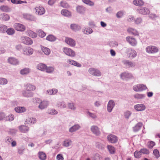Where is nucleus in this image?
Returning <instances> with one entry per match:
<instances>
[{"label":"nucleus","instance_id":"f257e3e1","mask_svg":"<svg viewBox=\"0 0 160 160\" xmlns=\"http://www.w3.org/2000/svg\"><path fill=\"white\" fill-rule=\"evenodd\" d=\"M147 89L145 85L143 84H138L133 86V90L136 92H140L144 91Z\"/></svg>","mask_w":160,"mask_h":160},{"label":"nucleus","instance_id":"f03ea898","mask_svg":"<svg viewBox=\"0 0 160 160\" xmlns=\"http://www.w3.org/2000/svg\"><path fill=\"white\" fill-rule=\"evenodd\" d=\"M88 72L92 75L99 77L101 75V73L98 69L93 68H90L88 69Z\"/></svg>","mask_w":160,"mask_h":160},{"label":"nucleus","instance_id":"7ed1b4c3","mask_svg":"<svg viewBox=\"0 0 160 160\" xmlns=\"http://www.w3.org/2000/svg\"><path fill=\"white\" fill-rule=\"evenodd\" d=\"M147 52L149 53H155L157 52L158 49V48L153 46H150L147 47L146 48Z\"/></svg>","mask_w":160,"mask_h":160},{"label":"nucleus","instance_id":"20e7f679","mask_svg":"<svg viewBox=\"0 0 160 160\" xmlns=\"http://www.w3.org/2000/svg\"><path fill=\"white\" fill-rule=\"evenodd\" d=\"M23 87L25 89L28 91L32 92L35 90L36 86L30 83H27L24 84Z\"/></svg>","mask_w":160,"mask_h":160},{"label":"nucleus","instance_id":"39448f33","mask_svg":"<svg viewBox=\"0 0 160 160\" xmlns=\"http://www.w3.org/2000/svg\"><path fill=\"white\" fill-rule=\"evenodd\" d=\"M121 78L123 80H128L133 78L132 75L128 72H125L121 73L120 75Z\"/></svg>","mask_w":160,"mask_h":160},{"label":"nucleus","instance_id":"423d86ee","mask_svg":"<svg viewBox=\"0 0 160 160\" xmlns=\"http://www.w3.org/2000/svg\"><path fill=\"white\" fill-rule=\"evenodd\" d=\"M63 52L67 55L71 57H74L75 56V53L74 51L71 49L64 48L63 49Z\"/></svg>","mask_w":160,"mask_h":160},{"label":"nucleus","instance_id":"0eeeda50","mask_svg":"<svg viewBox=\"0 0 160 160\" xmlns=\"http://www.w3.org/2000/svg\"><path fill=\"white\" fill-rule=\"evenodd\" d=\"M35 13L39 15H42L45 12V8L42 6H38L35 8Z\"/></svg>","mask_w":160,"mask_h":160},{"label":"nucleus","instance_id":"6e6552de","mask_svg":"<svg viewBox=\"0 0 160 160\" xmlns=\"http://www.w3.org/2000/svg\"><path fill=\"white\" fill-rule=\"evenodd\" d=\"M21 41L23 43L27 45H31L33 43L32 40L30 38L27 36L22 37Z\"/></svg>","mask_w":160,"mask_h":160},{"label":"nucleus","instance_id":"1a4fd4ad","mask_svg":"<svg viewBox=\"0 0 160 160\" xmlns=\"http://www.w3.org/2000/svg\"><path fill=\"white\" fill-rule=\"evenodd\" d=\"M137 10L139 13L143 15L148 14L150 13L149 9L145 7H141Z\"/></svg>","mask_w":160,"mask_h":160},{"label":"nucleus","instance_id":"9d476101","mask_svg":"<svg viewBox=\"0 0 160 160\" xmlns=\"http://www.w3.org/2000/svg\"><path fill=\"white\" fill-rule=\"evenodd\" d=\"M33 52V49L30 47H26L23 49L22 53L24 55H31Z\"/></svg>","mask_w":160,"mask_h":160},{"label":"nucleus","instance_id":"9b49d317","mask_svg":"<svg viewBox=\"0 0 160 160\" xmlns=\"http://www.w3.org/2000/svg\"><path fill=\"white\" fill-rule=\"evenodd\" d=\"M65 42L66 43L72 47H74L76 45L75 41L71 38H66Z\"/></svg>","mask_w":160,"mask_h":160},{"label":"nucleus","instance_id":"f8f14e48","mask_svg":"<svg viewBox=\"0 0 160 160\" xmlns=\"http://www.w3.org/2000/svg\"><path fill=\"white\" fill-rule=\"evenodd\" d=\"M126 40L131 45L135 46L137 44V42L136 39L131 37H127L126 38Z\"/></svg>","mask_w":160,"mask_h":160},{"label":"nucleus","instance_id":"ddd939ff","mask_svg":"<svg viewBox=\"0 0 160 160\" xmlns=\"http://www.w3.org/2000/svg\"><path fill=\"white\" fill-rule=\"evenodd\" d=\"M137 55L136 51L132 49H128V55L130 58H133L135 57Z\"/></svg>","mask_w":160,"mask_h":160},{"label":"nucleus","instance_id":"4468645a","mask_svg":"<svg viewBox=\"0 0 160 160\" xmlns=\"http://www.w3.org/2000/svg\"><path fill=\"white\" fill-rule=\"evenodd\" d=\"M91 130L92 132L96 136H99L100 134V132L98 128L95 125L91 127Z\"/></svg>","mask_w":160,"mask_h":160},{"label":"nucleus","instance_id":"2eb2a0df","mask_svg":"<svg viewBox=\"0 0 160 160\" xmlns=\"http://www.w3.org/2000/svg\"><path fill=\"white\" fill-rule=\"evenodd\" d=\"M14 27L17 30L19 31L23 32L25 30V26L21 24L15 23Z\"/></svg>","mask_w":160,"mask_h":160},{"label":"nucleus","instance_id":"dca6fc26","mask_svg":"<svg viewBox=\"0 0 160 160\" xmlns=\"http://www.w3.org/2000/svg\"><path fill=\"white\" fill-rule=\"evenodd\" d=\"M107 139L108 141L112 143L116 142L118 140L117 137L114 135L110 134L107 137Z\"/></svg>","mask_w":160,"mask_h":160},{"label":"nucleus","instance_id":"f3484780","mask_svg":"<svg viewBox=\"0 0 160 160\" xmlns=\"http://www.w3.org/2000/svg\"><path fill=\"white\" fill-rule=\"evenodd\" d=\"M123 62L124 65L127 68H134L136 65L135 62L129 61L128 60H124Z\"/></svg>","mask_w":160,"mask_h":160},{"label":"nucleus","instance_id":"a211bd4d","mask_svg":"<svg viewBox=\"0 0 160 160\" xmlns=\"http://www.w3.org/2000/svg\"><path fill=\"white\" fill-rule=\"evenodd\" d=\"M8 61L9 63L13 65H17L19 63V62L18 60L13 57H9Z\"/></svg>","mask_w":160,"mask_h":160},{"label":"nucleus","instance_id":"6ab92c4d","mask_svg":"<svg viewBox=\"0 0 160 160\" xmlns=\"http://www.w3.org/2000/svg\"><path fill=\"white\" fill-rule=\"evenodd\" d=\"M49 104V103L47 101H42L40 103L38 108L41 109H43L46 108Z\"/></svg>","mask_w":160,"mask_h":160},{"label":"nucleus","instance_id":"aec40b11","mask_svg":"<svg viewBox=\"0 0 160 160\" xmlns=\"http://www.w3.org/2000/svg\"><path fill=\"white\" fill-rule=\"evenodd\" d=\"M22 94L24 97L27 98L32 97L33 96V93L32 92L27 91L25 89L22 91Z\"/></svg>","mask_w":160,"mask_h":160},{"label":"nucleus","instance_id":"412c9836","mask_svg":"<svg viewBox=\"0 0 160 160\" xmlns=\"http://www.w3.org/2000/svg\"><path fill=\"white\" fill-rule=\"evenodd\" d=\"M114 105L115 103L113 101H109L107 106V110L108 112H111Z\"/></svg>","mask_w":160,"mask_h":160},{"label":"nucleus","instance_id":"4be33fe9","mask_svg":"<svg viewBox=\"0 0 160 160\" xmlns=\"http://www.w3.org/2000/svg\"><path fill=\"white\" fill-rule=\"evenodd\" d=\"M135 109L138 111H142L144 110L146 107L143 104H138L135 105L134 107Z\"/></svg>","mask_w":160,"mask_h":160},{"label":"nucleus","instance_id":"5701e85b","mask_svg":"<svg viewBox=\"0 0 160 160\" xmlns=\"http://www.w3.org/2000/svg\"><path fill=\"white\" fill-rule=\"evenodd\" d=\"M58 90L56 88L49 89L46 91V94L48 95H55L58 92Z\"/></svg>","mask_w":160,"mask_h":160},{"label":"nucleus","instance_id":"b1692460","mask_svg":"<svg viewBox=\"0 0 160 160\" xmlns=\"http://www.w3.org/2000/svg\"><path fill=\"white\" fill-rule=\"evenodd\" d=\"M26 33L28 36L32 38H36L37 36L36 33L30 30L27 31Z\"/></svg>","mask_w":160,"mask_h":160},{"label":"nucleus","instance_id":"393cba45","mask_svg":"<svg viewBox=\"0 0 160 160\" xmlns=\"http://www.w3.org/2000/svg\"><path fill=\"white\" fill-rule=\"evenodd\" d=\"M46 65L45 64L40 63L38 64L36 66L37 69L42 71H45L46 69Z\"/></svg>","mask_w":160,"mask_h":160},{"label":"nucleus","instance_id":"a878e982","mask_svg":"<svg viewBox=\"0 0 160 160\" xmlns=\"http://www.w3.org/2000/svg\"><path fill=\"white\" fill-rule=\"evenodd\" d=\"M127 31L129 33L132 34L135 36L138 35V32L135 29L132 28H129L128 30Z\"/></svg>","mask_w":160,"mask_h":160},{"label":"nucleus","instance_id":"bb28decb","mask_svg":"<svg viewBox=\"0 0 160 160\" xmlns=\"http://www.w3.org/2000/svg\"><path fill=\"white\" fill-rule=\"evenodd\" d=\"M70 28L72 30L75 31H79L81 28L80 26L75 24H71L70 25Z\"/></svg>","mask_w":160,"mask_h":160},{"label":"nucleus","instance_id":"cd10ccee","mask_svg":"<svg viewBox=\"0 0 160 160\" xmlns=\"http://www.w3.org/2000/svg\"><path fill=\"white\" fill-rule=\"evenodd\" d=\"M24 17L26 19L32 21H35L36 20V18L33 15L29 14H25L24 15Z\"/></svg>","mask_w":160,"mask_h":160},{"label":"nucleus","instance_id":"c85d7f7f","mask_svg":"<svg viewBox=\"0 0 160 160\" xmlns=\"http://www.w3.org/2000/svg\"><path fill=\"white\" fill-rule=\"evenodd\" d=\"M10 19L9 16L6 13L0 14V19L5 21H8Z\"/></svg>","mask_w":160,"mask_h":160},{"label":"nucleus","instance_id":"c756f323","mask_svg":"<svg viewBox=\"0 0 160 160\" xmlns=\"http://www.w3.org/2000/svg\"><path fill=\"white\" fill-rule=\"evenodd\" d=\"M80 127L78 124H76L71 127L69 129V132H72L78 130Z\"/></svg>","mask_w":160,"mask_h":160},{"label":"nucleus","instance_id":"7c9ffc66","mask_svg":"<svg viewBox=\"0 0 160 160\" xmlns=\"http://www.w3.org/2000/svg\"><path fill=\"white\" fill-rule=\"evenodd\" d=\"M142 126V123L138 122L133 128V131L134 132H137L140 130Z\"/></svg>","mask_w":160,"mask_h":160},{"label":"nucleus","instance_id":"2f4dec72","mask_svg":"<svg viewBox=\"0 0 160 160\" xmlns=\"http://www.w3.org/2000/svg\"><path fill=\"white\" fill-rule=\"evenodd\" d=\"M41 48L42 51L45 55H48L50 54L51 51L49 48L42 46H41Z\"/></svg>","mask_w":160,"mask_h":160},{"label":"nucleus","instance_id":"473e14b6","mask_svg":"<svg viewBox=\"0 0 160 160\" xmlns=\"http://www.w3.org/2000/svg\"><path fill=\"white\" fill-rule=\"evenodd\" d=\"M67 62L70 64L73 65L78 67H80L82 66L81 65L80 63L72 60H68Z\"/></svg>","mask_w":160,"mask_h":160},{"label":"nucleus","instance_id":"72a5a7b5","mask_svg":"<svg viewBox=\"0 0 160 160\" xmlns=\"http://www.w3.org/2000/svg\"><path fill=\"white\" fill-rule=\"evenodd\" d=\"M39 158L41 160H45L46 158V154L43 152H39L38 153Z\"/></svg>","mask_w":160,"mask_h":160},{"label":"nucleus","instance_id":"f704fd0d","mask_svg":"<svg viewBox=\"0 0 160 160\" xmlns=\"http://www.w3.org/2000/svg\"><path fill=\"white\" fill-rule=\"evenodd\" d=\"M19 128L20 131L22 132H26L28 131L29 129L28 127L24 125L19 126Z\"/></svg>","mask_w":160,"mask_h":160},{"label":"nucleus","instance_id":"c9c22d12","mask_svg":"<svg viewBox=\"0 0 160 160\" xmlns=\"http://www.w3.org/2000/svg\"><path fill=\"white\" fill-rule=\"evenodd\" d=\"M0 9L2 11L5 12H9L11 10L8 6L4 5L1 6L0 7Z\"/></svg>","mask_w":160,"mask_h":160},{"label":"nucleus","instance_id":"e433bc0d","mask_svg":"<svg viewBox=\"0 0 160 160\" xmlns=\"http://www.w3.org/2000/svg\"><path fill=\"white\" fill-rule=\"evenodd\" d=\"M62 14L66 17H69L71 16V12L66 9H63L61 11Z\"/></svg>","mask_w":160,"mask_h":160},{"label":"nucleus","instance_id":"4c0bfd02","mask_svg":"<svg viewBox=\"0 0 160 160\" xmlns=\"http://www.w3.org/2000/svg\"><path fill=\"white\" fill-rule=\"evenodd\" d=\"M30 72V70L29 68H25L21 70L20 73L22 75H27Z\"/></svg>","mask_w":160,"mask_h":160},{"label":"nucleus","instance_id":"58836bf2","mask_svg":"<svg viewBox=\"0 0 160 160\" xmlns=\"http://www.w3.org/2000/svg\"><path fill=\"white\" fill-rule=\"evenodd\" d=\"M77 10L80 13H83L85 11V8L82 6H78L77 8Z\"/></svg>","mask_w":160,"mask_h":160},{"label":"nucleus","instance_id":"ea45409f","mask_svg":"<svg viewBox=\"0 0 160 160\" xmlns=\"http://www.w3.org/2000/svg\"><path fill=\"white\" fill-rule=\"evenodd\" d=\"M133 3L137 6H142L144 4V2L142 0H134Z\"/></svg>","mask_w":160,"mask_h":160},{"label":"nucleus","instance_id":"a19ab883","mask_svg":"<svg viewBox=\"0 0 160 160\" xmlns=\"http://www.w3.org/2000/svg\"><path fill=\"white\" fill-rule=\"evenodd\" d=\"M15 111L18 113H22L25 111V108L22 107H17L15 108Z\"/></svg>","mask_w":160,"mask_h":160},{"label":"nucleus","instance_id":"79ce46f5","mask_svg":"<svg viewBox=\"0 0 160 160\" xmlns=\"http://www.w3.org/2000/svg\"><path fill=\"white\" fill-rule=\"evenodd\" d=\"M54 70V68L53 67H48L46 66V69L45 71L46 72L48 73H52Z\"/></svg>","mask_w":160,"mask_h":160},{"label":"nucleus","instance_id":"37998d69","mask_svg":"<svg viewBox=\"0 0 160 160\" xmlns=\"http://www.w3.org/2000/svg\"><path fill=\"white\" fill-rule=\"evenodd\" d=\"M37 32L39 36L41 38H42L44 37L46 35V33L41 29L37 30Z\"/></svg>","mask_w":160,"mask_h":160},{"label":"nucleus","instance_id":"c03bdc74","mask_svg":"<svg viewBox=\"0 0 160 160\" xmlns=\"http://www.w3.org/2000/svg\"><path fill=\"white\" fill-rule=\"evenodd\" d=\"M145 96V95L137 93L134 95V97L135 99H143Z\"/></svg>","mask_w":160,"mask_h":160},{"label":"nucleus","instance_id":"a18cd8bd","mask_svg":"<svg viewBox=\"0 0 160 160\" xmlns=\"http://www.w3.org/2000/svg\"><path fill=\"white\" fill-rule=\"evenodd\" d=\"M47 113L49 114L56 115L58 114V112L54 109H48Z\"/></svg>","mask_w":160,"mask_h":160},{"label":"nucleus","instance_id":"49530a36","mask_svg":"<svg viewBox=\"0 0 160 160\" xmlns=\"http://www.w3.org/2000/svg\"><path fill=\"white\" fill-rule=\"evenodd\" d=\"M82 2L90 6H93L94 4V2L90 0H82Z\"/></svg>","mask_w":160,"mask_h":160},{"label":"nucleus","instance_id":"de8ad7c7","mask_svg":"<svg viewBox=\"0 0 160 160\" xmlns=\"http://www.w3.org/2000/svg\"><path fill=\"white\" fill-rule=\"evenodd\" d=\"M36 122V119L35 118H28L27 119L25 122L28 124H32L35 123Z\"/></svg>","mask_w":160,"mask_h":160},{"label":"nucleus","instance_id":"09e8293b","mask_svg":"<svg viewBox=\"0 0 160 160\" xmlns=\"http://www.w3.org/2000/svg\"><path fill=\"white\" fill-rule=\"evenodd\" d=\"M46 40L50 42H53L56 40V38L52 35H49L47 37Z\"/></svg>","mask_w":160,"mask_h":160},{"label":"nucleus","instance_id":"8fccbe9b","mask_svg":"<svg viewBox=\"0 0 160 160\" xmlns=\"http://www.w3.org/2000/svg\"><path fill=\"white\" fill-rule=\"evenodd\" d=\"M72 142V141L70 140H66L63 142V145L65 147H68L71 145Z\"/></svg>","mask_w":160,"mask_h":160},{"label":"nucleus","instance_id":"3c124183","mask_svg":"<svg viewBox=\"0 0 160 160\" xmlns=\"http://www.w3.org/2000/svg\"><path fill=\"white\" fill-rule=\"evenodd\" d=\"M125 13V12L123 11H119L116 13V16L118 18H121L123 17Z\"/></svg>","mask_w":160,"mask_h":160},{"label":"nucleus","instance_id":"603ef678","mask_svg":"<svg viewBox=\"0 0 160 160\" xmlns=\"http://www.w3.org/2000/svg\"><path fill=\"white\" fill-rule=\"evenodd\" d=\"M6 32L8 35H12L14 33L15 31L13 28H10L7 29Z\"/></svg>","mask_w":160,"mask_h":160},{"label":"nucleus","instance_id":"864d4df0","mask_svg":"<svg viewBox=\"0 0 160 160\" xmlns=\"http://www.w3.org/2000/svg\"><path fill=\"white\" fill-rule=\"evenodd\" d=\"M7 29V27L3 25H0V32L4 33L6 32Z\"/></svg>","mask_w":160,"mask_h":160},{"label":"nucleus","instance_id":"5fc2aeb1","mask_svg":"<svg viewBox=\"0 0 160 160\" xmlns=\"http://www.w3.org/2000/svg\"><path fill=\"white\" fill-rule=\"evenodd\" d=\"M60 6L63 8H68L69 7L68 4L65 2L61 1L60 3Z\"/></svg>","mask_w":160,"mask_h":160},{"label":"nucleus","instance_id":"6e6d98bb","mask_svg":"<svg viewBox=\"0 0 160 160\" xmlns=\"http://www.w3.org/2000/svg\"><path fill=\"white\" fill-rule=\"evenodd\" d=\"M107 148L110 153L113 154L114 153L115 149L114 147L111 145H108Z\"/></svg>","mask_w":160,"mask_h":160},{"label":"nucleus","instance_id":"4d7b16f0","mask_svg":"<svg viewBox=\"0 0 160 160\" xmlns=\"http://www.w3.org/2000/svg\"><path fill=\"white\" fill-rule=\"evenodd\" d=\"M8 83V80L5 78H0V84L4 85Z\"/></svg>","mask_w":160,"mask_h":160},{"label":"nucleus","instance_id":"13d9d810","mask_svg":"<svg viewBox=\"0 0 160 160\" xmlns=\"http://www.w3.org/2000/svg\"><path fill=\"white\" fill-rule=\"evenodd\" d=\"M83 32L85 34H89L92 32V29L90 28H86L83 30Z\"/></svg>","mask_w":160,"mask_h":160},{"label":"nucleus","instance_id":"bf43d9fd","mask_svg":"<svg viewBox=\"0 0 160 160\" xmlns=\"http://www.w3.org/2000/svg\"><path fill=\"white\" fill-rule=\"evenodd\" d=\"M87 113L89 115V117L93 119H95L97 118V115L95 113H92L89 112H88Z\"/></svg>","mask_w":160,"mask_h":160},{"label":"nucleus","instance_id":"052dcab7","mask_svg":"<svg viewBox=\"0 0 160 160\" xmlns=\"http://www.w3.org/2000/svg\"><path fill=\"white\" fill-rule=\"evenodd\" d=\"M153 153L157 158H158L160 156L159 152L157 149H154L153 150Z\"/></svg>","mask_w":160,"mask_h":160},{"label":"nucleus","instance_id":"680f3d73","mask_svg":"<svg viewBox=\"0 0 160 160\" xmlns=\"http://www.w3.org/2000/svg\"><path fill=\"white\" fill-rule=\"evenodd\" d=\"M141 153L140 151H136L134 152V156L136 158H139L141 157Z\"/></svg>","mask_w":160,"mask_h":160},{"label":"nucleus","instance_id":"e2e57ef3","mask_svg":"<svg viewBox=\"0 0 160 160\" xmlns=\"http://www.w3.org/2000/svg\"><path fill=\"white\" fill-rule=\"evenodd\" d=\"M14 119L13 116L12 115H10L6 118L5 120L7 121H12Z\"/></svg>","mask_w":160,"mask_h":160},{"label":"nucleus","instance_id":"0e129e2a","mask_svg":"<svg viewBox=\"0 0 160 160\" xmlns=\"http://www.w3.org/2000/svg\"><path fill=\"white\" fill-rule=\"evenodd\" d=\"M141 153L144 154H148L149 153V151L146 148L142 149L140 150Z\"/></svg>","mask_w":160,"mask_h":160},{"label":"nucleus","instance_id":"69168bd1","mask_svg":"<svg viewBox=\"0 0 160 160\" xmlns=\"http://www.w3.org/2000/svg\"><path fill=\"white\" fill-rule=\"evenodd\" d=\"M131 114L130 111H127L124 112V116L126 118H128Z\"/></svg>","mask_w":160,"mask_h":160},{"label":"nucleus","instance_id":"338daca9","mask_svg":"<svg viewBox=\"0 0 160 160\" xmlns=\"http://www.w3.org/2000/svg\"><path fill=\"white\" fill-rule=\"evenodd\" d=\"M155 143L153 141H151L148 142V147L150 149H152L155 145Z\"/></svg>","mask_w":160,"mask_h":160},{"label":"nucleus","instance_id":"774afa93","mask_svg":"<svg viewBox=\"0 0 160 160\" xmlns=\"http://www.w3.org/2000/svg\"><path fill=\"white\" fill-rule=\"evenodd\" d=\"M57 160H63L64 158L62 155L61 154H58L56 157Z\"/></svg>","mask_w":160,"mask_h":160}]
</instances>
